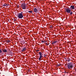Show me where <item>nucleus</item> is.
I'll return each mask as SVG.
<instances>
[{"label":"nucleus","mask_w":76,"mask_h":76,"mask_svg":"<svg viewBox=\"0 0 76 76\" xmlns=\"http://www.w3.org/2000/svg\"><path fill=\"white\" fill-rule=\"evenodd\" d=\"M67 67L69 69H72L73 68V64L72 63H68L67 64Z\"/></svg>","instance_id":"obj_1"},{"label":"nucleus","mask_w":76,"mask_h":76,"mask_svg":"<svg viewBox=\"0 0 76 76\" xmlns=\"http://www.w3.org/2000/svg\"><path fill=\"white\" fill-rule=\"evenodd\" d=\"M17 17L19 19H22L23 18V14L19 13L17 15Z\"/></svg>","instance_id":"obj_2"},{"label":"nucleus","mask_w":76,"mask_h":76,"mask_svg":"<svg viewBox=\"0 0 76 76\" xmlns=\"http://www.w3.org/2000/svg\"><path fill=\"white\" fill-rule=\"evenodd\" d=\"M39 54L40 55L39 57V61H41V58H42V57H43V56H42V55H43V53H42L41 52H39Z\"/></svg>","instance_id":"obj_3"},{"label":"nucleus","mask_w":76,"mask_h":76,"mask_svg":"<svg viewBox=\"0 0 76 76\" xmlns=\"http://www.w3.org/2000/svg\"><path fill=\"white\" fill-rule=\"evenodd\" d=\"M21 7L23 8V9H26V6L25 3L22 4Z\"/></svg>","instance_id":"obj_4"},{"label":"nucleus","mask_w":76,"mask_h":76,"mask_svg":"<svg viewBox=\"0 0 76 76\" xmlns=\"http://www.w3.org/2000/svg\"><path fill=\"white\" fill-rule=\"evenodd\" d=\"M70 8H65V10L66 13H70L71 12V10L69 9Z\"/></svg>","instance_id":"obj_5"},{"label":"nucleus","mask_w":76,"mask_h":76,"mask_svg":"<svg viewBox=\"0 0 76 76\" xmlns=\"http://www.w3.org/2000/svg\"><path fill=\"white\" fill-rule=\"evenodd\" d=\"M9 4H7L6 3H5L2 6H4V7L9 6Z\"/></svg>","instance_id":"obj_6"},{"label":"nucleus","mask_w":76,"mask_h":76,"mask_svg":"<svg viewBox=\"0 0 76 76\" xmlns=\"http://www.w3.org/2000/svg\"><path fill=\"white\" fill-rule=\"evenodd\" d=\"M70 8L72 10H73V9H75V6L74 5H71L70 7Z\"/></svg>","instance_id":"obj_7"},{"label":"nucleus","mask_w":76,"mask_h":76,"mask_svg":"<svg viewBox=\"0 0 76 76\" xmlns=\"http://www.w3.org/2000/svg\"><path fill=\"white\" fill-rule=\"evenodd\" d=\"M34 12H38V11L37 10V9L35 8L34 9Z\"/></svg>","instance_id":"obj_8"},{"label":"nucleus","mask_w":76,"mask_h":76,"mask_svg":"<svg viewBox=\"0 0 76 76\" xmlns=\"http://www.w3.org/2000/svg\"><path fill=\"white\" fill-rule=\"evenodd\" d=\"M71 60V59L70 58H67L66 59V61L68 62H70V61Z\"/></svg>","instance_id":"obj_9"},{"label":"nucleus","mask_w":76,"mask_h":76,"mask_svg":"<svg viewBox=\"0 0 76 76\" xmlns=\"http://www.w3.org/2000/svg\"><path fill=\"white\" fill-rule=\"evenodd\" d=\"M57 42V41H54L53 42H52V44L53 45V44H56V42Z\"/></svg>","instance_id":"obj_10"},{"label":"nucleus","mask_w":76,"mask_h":76,"mask_svg":"<svg viewBox=\"0 0 76 76\" xmlns=\"http://www.w3.org/2000/svg\"><path fill=\"white\" fill-rule=\"evenodd\" d=\"M2 51L4 52V53H6V52H7V50L6 49H3Z\"/></svg>","instance_id":"obj_11"},{"label":"nucleus","mask_w":76,"mask_h":76,"mask_svg":"<svg viewBox=\"0 0 76 76\" xmlns=\"http://www.w3.org/2000/svg\"><path fill=\"white\" fill-rule=\"evenodd\" d=\"M26 50V48H24L22 50V51H25Z\"/></svg>","instance_id":"obj_12"},{"label":"nucleus","mask_w":76,"mask_h":76,"mask_svg":"<svg viewBox=\"0 0 76 76\" xmlns=\"http://www.w3.org/2000/svg\"><path fill=\"white\" fill-rule=\"evenodd\" d=\"M10 42V41L9 40H7L6 41V42H7V43H9V42Z\"/></svg>","instance_id":"obj_13"},{"label":"nucleus","mask_w":76,"mask_h":76,"mask_svg":"<svg viewBox=\"0 0 76 76\" xmlns=\"http://www.w3.org/2000/svg\"><path fill=\"white\" fill-rule=\"evenodd\" d=\"M37 10H38V11H39V10L40 9V8L39 7H37Z\"/></svg>","instance_id":"obj_14"},{"label":"nucleus","mask_w":76,"mask_h":76,"mask_svg":"<svg viewBox=\"0 0 76 76\" xmlns=\"http://www.w3.org/2000/svg\"><path fill=\"white\" fill-rule=\"evenodd\" d=\"M61 66V64H58L57 65V66Z\"/></svg>","instance_id":"obj_15"},{"label":"nucleus","mask_w":76,"mask_h":76,"mask_svg":"<svg viewBox=\"0 0 76 76\" xmlns=\"http://www.w3.org/2000/svg\"><path fill=\"white\" fill-rule=\"evenodd\" d=\"M72 14H73V12H70V15H72Z\"/></svg>","instance_id":"obj_16"},{"label":"nucleus","mask_w":76,"mask_h":76,"mask_svg":"<svg viewBox=\"0 0 76 76\" xmlns=\"http://www.w3.org/2000/svg\"><path fill=\"white\" fill-rule=\"evenodd\" d=\"M42 43H45V40H44V41H43V40H42Z\"/></svg>","instance_id":"obj_17"},{"label":"nucleus","mask_w":76,"mask_h":76,"mask_svg":"<svg viewBox=\"0 0 76 76\" xmlns=\"http://www.w3.org/2000/svg\"><path fill=\"white\" fill-rule=\"evenodd\" d=\"M28 12H29V13H32V11H28Z\"/></svg>","instance_id":"obj_18"},{"label":"nucleus","mask_w":76,"mask_h":76,"mask_svg":"<svg viewBox=\"0 0 76 76\" xmlns=\"http://www.w3.org/2000/svg\"><path fill=\"white\" fill-rule=\"evenodd\" d=\"M45 45H48L49 44H48H48L47 43H46Z\"/></svg>","instance_id":"obj_19"},{"label":"nucleus","mask_w":76,"mask_h":76,"mask_svg":"<svg viewBox=\"0 0 76 76\" xmlns=\"http://www.w3.org/2000/svg\"><path fill=\"white\" fill-rule=\"evenodd\" d=\"M64 73H66V74H67V73H68V72H66V71H65Z\"/></svg>","instance_id":"obj_20"},{"label":"nucleus","mask_w":76,"mask_h":76,"mask_svg":"<svg viewBox=\"0 0 76 76\" xmlns=\"http://www.w3.org/2000/svg\"><path fill=\"white\" fill-rule=\"evenodd\" d=\"M2 51H1V50L0 49V53H2Z\"/></svg>","instance_id":"obj_21"},{"label":"nucleus","mask_w":76,"mask_h":76,"mask_svg":"<svg viewBox=\"0 0 76 76\" xmlns=\"http://www.w3.org/2000/svg\"><path fill=\"white\" fill-rule=\"evenodd\" d=\"M22 42H23V43H25V42H24V41H23Z\"/></svg>","instance_id":"obj_22"},{"label":"nucleus","mask_w":76,"mask_h":76,"mask_svg":"<svg viewBox=\"0 0 76 76\" xmlns=\"http://www.w3.org/2000/svg\"><path fill=\"white\" fill-rule=\"evenodd\" d=\"M14 21H16V19H14Z\"/></svg>","instance_id":"obj_23"},{"label":"nucleus","mask_w":76,"mask_h":76,"mask_svg":"<svg viewBox=\"0 0 76 76\" xmlns=\"http://www.w3.org/2000/svg\"><path fill=\"white\" fill-rule=\"evenodd\" d=\"M39 50H36V51L38 52V51H39Z\"/></svg>","instance_id":"obj_24"},{"label":"nucleus","mask_w":76,"mask_h":76,"mask_svg":"<svg viewBox=\"0 0 76 76\" xmlns=\"http://www.w3.org/2000/svg\"><path fill=\"white\" fill-rule=\"evenodd\" d=\"M22 13H23V12H21L20 14H22Z\"/></svg>","instance_id":"obj_25"},{"label":"nucleus","mask_w":76,"mask_h":76,"mask_svg":"<svg viewBox=\"0 0 76 76\" xmlns=\"http://www.w3.org/2000/svg\"><path fill=\"white\" fill-rule=\"evenodd\" d=\"M19 6H18L17 7V8H19Z\"/></svg>","instance_id":"obj_26"},{"label":"nucleus","mask_w":76,"mask_h":76,"mask_svg":"<svg viewBox=\"0 0 76 76\" xmlns=\"http://www.w3.org/2000/svg\"><path fill=\"white\" fill-rule=\"evenodd\" d=\"M45 42H47V41H45Z\"/></svg>","instance_id":"obj_27"},{"label":"nucleus","mask_w":76,"mask_h":76,"mask_svg":"<svg viewBox=\"0 0 76 76\" xmlns=\"http://www.w3.org/2000/svg\"><path fill=\"white\" fill-rule=\"evenodd\" d=\"M50 28H51V27H52V26H50Z\"/></svg>","instance_id":"obj_28"},{"label":"nucleus","mask_w":76,"mask_h":76,"mask_svg":"<svg viewBox=\"0 0 76 76\" xmlns=\"http://www.w3.org/2000/svg\"><path fill=\"white\" fill-rule=\"evenodd\" d=\"M44 57H45V56H46V55H44Z\"/></svg>","instance_id":"obj_29"},{"label":"nucleus","mask_w":76,"mask_h":76,"mask_svg":"<svg viewBox=\"0 0 76 76\" xmlns=\"http://www.w3.org/2000/svg\"><path fill=\"white\" fill-rule=\"evenodd\" d=\"M65 59H66V58H65Z\"/></svg>","instance_id":"obj_30"},{"label":"nucleus","mask_w":76,"mask_h":76,"mask_svg":"<svg viewBox=\"0 0 76 76\" xmlns=\"http://www.w3.org/2000/svg\"><path fill=\"white\" fill-rule=\"evenodd\" d=\"M75 9H76V8H75Z\"/></svg>","instance_id":"obj_31"},{"label":"nucleus","mask_w":76,"mask_h":76,"mask_svg":"<svg viewBox=\"0 0 76 76\" xmlns=\"http://www.w3.org/2000/svg\"><path fill=\"white\" fill-rule=\"evenodd\" d=\"M9 20H8V21H9Z\"/></svg>","instance_id":"obj_32"},{"label":"nucleus","mask_w":76,"mask_h":76,"mask_svg":"<svg viewBox=\"0 0 76 76\" xmlns=\"http://www.w3.org/2000/svg\"><path fill=\"white\" fill-rule=\"evenodd\" d=\"M9 20H8V21H9Z\"/></svg>","instance_id":"obj_33"},{"label":"nucleus","mask_w":76,"mask_h":76,"mask_svg":"<svg viewBox=\"0 0 76 76\" xmlns=\"http://www.w3.org/2000/svg\"><path fill=\"white\" fill-rule=\"evenodd\" d=\"M9 20H8V21H9Z\"/></svg>","instance_id":"obj_34"}]
</instances>
